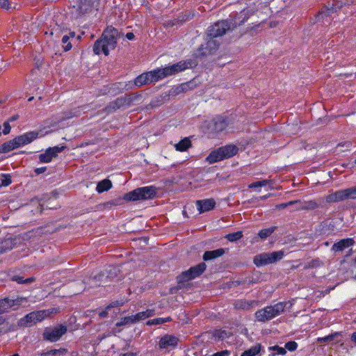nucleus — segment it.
<instances>
[{
	"instance_id": "obj_30",
	"label": "nucleus",
	"mask_w": 356,
	"mask_h": 356,
	"mask_svg": "<svg viewBox=\"0 0 356 356\" xmlns=\"http://www.w3.org/2000/svg\"><path fill=\"white\" fill-rule=\"evenodd\" d=\"M111 187V181L108 179H105L97 184L96 191L97 193H102L104 191H108Z\"/></svg>"
},
{
	"instance_id": "obj_32",
	"label": "nucleus",
	"mask_w": 356,
	"mask_h": 356,
	"mask_svg": "<svg viewBox=\"0 0 356 356\" xmlns=\"http://www.w3.org/2000/svg\"><path fill=\"white\" fill-rule=\"evenodd\" d=\"M261 344L257 343L250 348L245 350L241 356H256L261 351Z\"/></svg>"
},
{
	"instance_id": "obj_23",
	"label": "nucleus",
	"mask_w": 356,
	"mask_h": 356,
	"mask_svg": "<svg viewBox=\"0 0 356 356\" xmlns=\"http://www.w3.org/2000/svg\"><path fill=\"white\" fill-rule=\"evenodd\" d=\"M224 159L230 158L234 156L238 152V147L234 145H228L220 147Z\"/></svg>"
},
{
	"instance_id": "obj_43",
	"label": "nucleus",
	"mask_w": 356,
	"mask_h": 356,
	"mask_svg": "<svg viewBox=\"0 0 356 356\" xmlns=\"http://www.w3.org/2000/svg\"><path fill=\"white\" fill-rule=\"evenodd\" d=\"M284 348L289 351H294L298 348V343L296 341H291L286 343Z\"/></svg>"
},
{
	"instance_id": "obj_24",
	"label": "nucleus",
	"mask_w": 356,
	"mask_h": 356,
	"mask_svg": "<svg viewBox=\"0 0 356 356\" xmlns=\"http://www.w3.org/2000/svg\"><path fill=\"white\" fill-rule=\"evenodd\" d=\"M225 251L223 248H219L214 250L206 251L203 255V259L205 261L211 260L222 256Z\"/></svg>"
},
{
	"instance_id": "obj_29",
	"label": "nucleus",
	"mask_w": 356,
	"mask_h": 356,
	"mask_svg": "<svg viewBox=\"0 0 356 356\" xmlns=\"http://www.w3.org/2000/svg\"><path fill=\"white\" fill-rule=\"evenodd\" d=\"M255 304L254 301L239 300L235 302L234 308L236 309L248 310Z\"/></svg>"
},
{
	"instance_id": "obj_11",
	"label": "nucleus",
	"mask_w": 356,
	"mask_h": 356,
	"mask_svg": "<svg viewBox=\"0 0 356 356\" xmlns=\"http://www.w3.org/2000/svg\"><path fill=\"white\" fill-rule=\"evenodd\" d=\"M67 332L65 325H58L53 329L46 328L43 332V339L51 342L58 341Z\"/></svg>"
},
{
	"instance_id": "obj_62",
	"label": "nucleus",
	"mask_w": 356,
	"mask_h": 356,
	"mask_svg": "<svg viewBox=\"0 0 356 356\" xmlns=\"http://www.w3.org/2000/svg\"><path fill=\"white\" fill-rule=\"evenodd\" d=\"M5 319L2 316H0V325H2Z\"/></svg>"
},
{
	"instance_id": "obj_31",
	"label": "nucleus",
	"mask_w": 356,
	"mask_h": 356,
	"mask_svg": "<svg viewBox=\"0 0 356 356\" xmlns=\"http://www.w3.org/2000/svg\"><path fill=\"white\" fill-rule=\"evenodd\" d=\"M341 6L338 5V3L333 5L330 8H326L324 10H322L321 13H319L318 17L319 19H324L325 17L331 15L334 13L337 12V9H339Z\"/></svg>"
},
{
	"instance_id": "obj_28",
	"label": "nucleus",
	"mask_w": 356,
	"mask_h": 356,
	"mask_svg": "<svg viewBox=\"0 0 356 356\" xmlns=\"http://www.w3.org/2000/svg\"><path fill=\"white\" fill-rule=\"evenodd\" d=\"M154 315V310L148 309L144 312H139L135 315H133L134 323H137L140 321L146 319Z\"/></svg>"
},
{
	"instance_id": "obj_14",
	"label": "nucleus",
	"mask_w": 356,
	"mask_h": 356,
	"mask_svg": "<svg viewBox=\"0 0 356 356\" xmlns=\"http://www.w3.org/2000/svg\"><path fill=\"white\" fill-rule=\"evenodd\" d=\"M100 0H79L76 8L77 16H81L88 13L93 8H97Z\"/></svg>"
},
{
	"instance_id": "obj_42",
	"label": "nucleus",
	"mask_w": 356,
	"mask_h": 356,
	"mask_svg": "<svg viewBox=\"0 0 356 356\" xmlns=\"http://www.w3.org/2000/svg\"><path fill=\"white\" fill-rule=\"evenodd\" d=\"M11 183L10 176L9 175H1V184L2 186H7Z\"/></svg>"
},
{
	"instance_id": "obj_12",
	"label": "nucleus",
	"mask_w": 356,
	"mask_h": 356,
	"mask_svg": "<svg viewBox=\"0 0 356 356\" xmlns=\"http://www.w3.org/2000/svg\"><path fill=\"white\" fill-rule=\"evenodd\" d=\"M45 316L46 314L44 311L31 312L19 321V325L30 327L37 322L42 321Z\"/></svg>"
},
{
	"instance_id": "obj_48",
	"label": "nucleus",
	"mask_w": 356,
	"mask_h": 356,
	"mask_svg": "<svg viewBox=\"0 0 356 356\" xmlns=\"http://www.w3.org/2000/svg\"><path fill=\"white\" fill-rule=\"evenodd\" d=\"M3 127H4L3 130V134H5V135L8 134L10 132V129H11L9 122H5L3 123Z\"/></svg>"
},
{
	"instance_id": "obj_7",
	"label": "nucleus",
	"mask_w": 356,
	"mask_h": 356,
	"mask_svg": "<svg viewBox=\"0 0 356 356\" xmlns=\"http://www.w3.org/2000/svg\"><path fill=\"white\" fill-rule=\"evenodd\" d=\"M284 252L282 250L262 253L254 257V264L257 266H262L273 264L282 259Z\"/></svg>"
},
{
	"instance_id": "obj_25",
	"label": "nucleus",
	"mask_w": 356,
	"mask_h": 356,
	"mask_svg": "<svg viewBox=\"0 0 356 356\" xmlns=\"http://www.w3.org/2000/svg\"><path fill=\"white\" fill-rule=\"evenodd\" d=\"M225 159L220 147L211 152L206 158V161L211 164Z\"/></svg>"
},
{
	"instance_id": "obj_4",
	"label": "nucleus",
	"mask_w": 356,
	"mask_h": 356,
	"mask_svg": "<svg viewBox=\"0 0 356 356\" xmlns=\"http://www.w3.org/2000/svg\"><path fill=\"white\" fill-rule=\"evenodd\" d=\"M286 304V302H280L259 309L254 314L255 318L259 322L268 321L283 313Z\"/></svg>"
},
{
	"instance_id": "obj_51",
	"label": "nucleus",
	"mask_w": 356,
	"mask_h": 356,
	"mask_svg": "<svg viewBox=\"0 0 356 356\" xmlns=\"http://www.w3.org/2000/svg\"><path fill=\"white\" fill-rule=\"evenodd\" d=\"M260 187H261V184H260L259 181L253 182L249 185V188H260Z\"/></svg>"
},
{
	"instance_id": "obj_35",
	"label": "nucleus",
	"mask_w": 356,
	"mask_h": 356,
	"mask_svg": "<svg viewBox=\"0 0 356 356\" xmlns=\"http://www.w3.org/2000/svg\"><path fill=\"white\" fill-rule=\"evenodd\" d=\"M243 237V232L241 231L236 232L234 233L228 234L225 236V238H227L230 242H234Z\"/></svg>"
},
{
	"instance_id": "obj_53",
	"label": "nucleus",
	"mask_w": 356,
	"mask_h": 356,
	"mask_svg": "<svg viewBox=\"0 0 356 356\" xmlns=\"http://www.w3.org/2000/svg\"><path fill=\"white\" fill-rule=\"evenodd\" d=\"M259 182L261 184V187H262V186H266L270 184L271 183V180L264 179V180L259 181Z\"/></svg>"
},
{
	"instance_id": "obj_18",
	"label": "nucleus",
	"mask_w": 356,
	"mask_h": 356,
	"mask_svg": "<svg viewBox=\"0 0 356 356\" xmlns=\"http://www.w3.org/2000/svg\"><path fill=\"white\" fill-rule=\"evenodd\" d=\"M131 98L129 97H121L111 102L106 107L108 112H113L124 106H129Z\"/></svg>"
},
{
	"instance_id": "obj_3",
	"label": "nucleus",
	"mask_w": 356,
	"mask_h": 356,
	"mask_svg": "<svg viewBox=\"0 0 356 356\" xmlns=\"http://www.w3.org/2000/svg\"><path fill=\"white\" fill-rule=\"evenodd\" d=\"M38 131H29L14 139L4 143L0 146V153L10 152L19 147L31 143L38 137Z\"/></svg>"
},
{
	"instance_id": "obj_61",
	"label": "nucleus",
	"mask_w": 356,
	"mask_h": 356,
	"mask_svg": "<svg viewBox=\"0 0 356 356\" xmlns=\"http://www.w3.org/2000/svg\"><path fill=\"white\" fill-rule=\"evenodd\" d=\"M122 356H135V355L134 353H129L123 354Z\"/></svg>"
},
{
	"instance_id": "obj_54",
	"label": "nucleus",
	"mask_w": 356,
	"mask_h": 356,
	"mask_svg": "<svg viewBox=\"0 0 356 356\" xmlns=\"http://www.w3.org/2000/svg\"><path fill=\"white\" fill-rule=\"evenodd\" d=\"M134 37H135L134 34L131 32L127 33L126 34V38L129 40H134Z\"/></svg>"
},
{
	"instance_id": "obj_37",
	"label": "nucleus",
	"mask_w": 356,
	"mask_h": 356,
	"mask_svg": "<svg viewBox=\"0 0 356 356\" xmlns=\"http://www.w3.org/2000/svg\"><path fill=\"white\" fill-rule=\"evenodd\" d=\"M275 230V227H269L267 229H263L261 231H259L258 235L261 239H265L269 236H270L274 232Z\"/></svg>"
},
{
	"instance_id": "obj_41",
	"label": "nucleus",
	"mask_w": 356,
	"mask_h": 356,
	"mask_svg": "<svg viewBox=\"0 0 356 356\" xmlns=\"http://www.w3.org/2000/svg\"><path fill=\"white\" fill-rule=\"evenodd\" d=\"M65 148V146H54L53 147H49V149L50 150L53 157H56L58 153L61 152Z\"/></svg>"
},
{
	"instance_id": "obj_36",
	"label": "nucleus",
	"mask_w": 356,
	"mask_h": 356,
	"mask_svg": "<svg viewBox=\"0 0 356 356\" xmlns=\"http://www.w3.org/2000/svg\"><path fill=\"white\" fill-rule=\"evenodd\" d=\"M12 280L17 282L18 284H29L33 282L35 280V278L33 277H31L24 279L22 276L15 275L12 277Z\"/></svg>"
},
{
	"instance_id": "obj_52",
	"label": "nucleus",
	"mask_w": 356,
	"mask_h": 356,
	"mask_svg": "<svg viewBox=\"0 0 356 356\" xmlns=\"http://www.w3.org/2000/svg\"><path fill=\"white\" fill-rule=\"evenodd\" d=\"M47 170V168L46 167H41V168H38L35 170V172L37 174V175H40V174H42L43 172H44Z\"/></svg>"
},
{
	"instance_id": "obj_50",
	"label": "nucleus",
	"mask_w": 356,
	"mask_h": 356,
	"mask_svg": "<svg viewBox=\"0 0 356 356\" xmlns=\"http://www.w3.org/2000/svg\"><path fill=\"white\" fill-rule=\"evenodd\" d=\"M191 84H192L191 82L183 83L179 86V88L181 91H186L190 88Z\"/></svg>"
},
{
	"instance_id": "obj_21",
	"label": "nucleus",
	"mask_w": 356,
	"mask_h": 356,
	"mask_svg": "<svg viewBox=\"0 0 356 356\" xmlns=\"http://www.w3.org/2000/svg\"><path fill=\"white\" fill-rule=\"evenodd\" d=\"M227 124L228 122L225 118L222 117H216L212 121V129L216 132H220L227 127Z\"/></svg>"
},
{
	"instance_id": "obj_39",
	"label": "nucleus",
	"mask_w": 356,
	"mask_h": 356,
	"mask_svg": "<svg viewBox=\"0 0 356 356\" xmlns=\"http://www.w3.org/2000/svg\"><path fill=\"white\" fill-rule=\"evenodd\" d=\"M339 336V334L337 332H335L334 334H329L324 337H319V338H318L317 341L319 343H329L330 341H334Z\"/></svg>"
},
{
	"instance_id": "obj_9",
	"label": "nucleus",
	"mask_w": 356,
	"mask_h": 356,
	"mask_svg": "<svg viewBox=\"0 0 356 356\" xmlns=\"http://www.w3.org/2000/svg\"><path fill=\"white\" fill-rule=\"evenodd\" d=\"M207 268L205 263L202 262L183 272L178 277L179 282H185L195 279L202 275Z\"/></svg>"
},
{
	"instance_id": "obj_46",
	"label": "nucleus",
	"mask_w": 356,
	"mask_h": 356,
	"mask_svg": "<svg viewBox=\"0 0 356 356\" xmlns=\"http://www.w3.org/2000/svg\"><path fill=\"white\" fill-rule=\"evenodd\" d=\"M70 118H72V115H62V116H58V117H56V121L51 124L52 126H54V125H56L58 124L59 122L66 120V119H69Z\"/></svg>"
},
{
	"instance_id": "obj_45",
	"label": "nucleus",
	"mask_w": 356,
	"mask_h": 356,
	"mask_svg": "<svg viewBox=\"0 0 356 356\" xmlns=\"http://www.w3.org/2000/svg\"><path fill=\"white\" fill-rule=\"evenodd\" d=\"M296 202H298L293 200V201H290V202H286V203H282V204H277L275 206V208L278 209H284L286 208L289 206L293 205V204H296Z\"/></svg>"
},
{
	"instance_id": "obj_58",
	"label": "nucleus",
	"mask_w": 356,
	"mask_h": 356,
	"mask_svg": "<svg viewBox=\"0 0 356 356\" xmlns=\"http://www.w3.org/2000/svg\"><path fill=\"white\" fill-rule=\"evenodd\" d=\"M351 339L356 342V332H353L351 335Z\"/></svg>"
},
{
	"instance_id": "obj_40",
	"label": "nucleus",
	"mask_w": 356,
	"mask_h": 356,
	"mask_svg": "<svg viewBox=\"0 0 356 356\" xmlns=\"http://www.w3.org/2000/svg\"><path fill=\"white\" fill-rule=\"evenodd\" d=\"M67 350L64 348L54 349L46 352L44 355L47 356H60L65 354Z\"/></svg>"
},
{
	"instance_id": "obj_13",
	"label": "nucleus",
	"mask_w": 356,
	"mask_h": 356,
	"mask_svg": "<svg viewBox=\"0 0 356 356\" xmlns=\"http://www.w3.org/2000/svg\"><path fill=\"white\" fill-rule=\"evenodd\" d=\"M112 280L111 276L106 275L104 273L99 274L93 277L89 278L88 282L86 283L85 289H92L97 286H108V283L111 282Z\"/></svg>"
},
{
	"instance_id": "obj_55",
	"label": "nucleus",
	"mask_w": 356,
	"mask_h": 356,
	"mask_svg": "<svg viewBox=\"0 0 356 356\" xmlns=\"http://www.w3.org/2000/svg\"><path fill=\"white\" fill-rule=\"evenodd\" d=\"M108 310H106V309H105V311H102L101 312H99V315L101 318H105L107 316V314H108Z\"/></svg>"
},
{
	"instance_id": "obj_5",
	"label": "nucleus",
	"mask_w": 356,
	"mask_h": 356,
	"mask_svg": "<svg viewBox=\"0 0 356 356\" xmlns=\"http://www.w3.org/2000/svg\"><path fill=\"white\" fill-rule=\"evenodd\" d=\"M197 65L195 60L188 59L186 60H181L170 66L164 68H158L161 80L172 75H175L179 72H183L185 70L193 68Z\"/></svg>"
},
{
	"instance_id": "obj_44",
	"label": "nucleus",
	"mask_w": 356,
	"mask_h": 356,
	"mask_svg": "<svg viewBox=\"0 0 356 356\" xmlns=\"http://www.w3.org/2000/svg\"><path fill=\"white\" fill-rule=\"evenodd\" d=\"M270 350H273L274 351L277 352V354L284 355L286 353V350L285 348L280 347L278 346H274L269 348Z\"/></svg>"
},
{
	"instance_id": "obj_57",
	"label": "nucleus",
	"mask_w": 356,
	"mask_h": 356,
	"mask_svg": "<svg viewBox=\"0 0 356 356\" xmlns=\"http://www.w3.org/2000/svg\"><path fill=\"white\" fill-rule=\"evenodd\" d=\"M68 40H69V36H67V35H64L62 38V42L63 44L68 43Z\"/></svg>"
},
{
	"instance_id": "obj_10",
	"label": "nucleus",
	"mask_w": 356,
	"mask_h": 356,
	"mask_svg": "<svg viewBox=\"0 0 356 356\" xmlns=\"http://www.w3.org/2000/svg\"><path fill=\"white\" fill-rule=\"evenodd\" d=\"M159 80H161V76L157 68L139 75L136 78L134 83L137 86H142L153 82H156Z\"/></svg>"
},
{
	"instance_id": "obj_60",
	"label": "nucleus",
	"mask_w": 356,
	"mask_h": 356,
	"mask_svg": "<svg viewBox=\"0 0 356 356\" xmlns=\"http://www.w3.org/2000/svg\"><path fill=\"white\" fill-rule=\"evenodd\" d=\"M17 119H18V115H14V116L10 118V121L13 122V121L16 120Z\"/></svg>"
},
{
	"instance_id": "obj_38",
	"label": "nucleus",
	"mask_w": 356,
	"mask_h": 356,
	"mask_svg": "<svg viewBox=\"0 0 356 356\" xmlns=\"http://www.w3.org/2000/svg\"><path fill=\"white\" fill-rule=\"evenodd\" d=\"M134 323H134V321L133 315H131V316H125L124 318H122L120 320V321H118L116 323L115 325L117 327H120V326H122V325H129V324H134Z\"/></svg>"
},
{
	"instance_id": "obj_19",
	"label": "nucleus",
	"mask_w": 356,
	"mask_h": 356,
	"mask_svg": "<svg viewBox=\"0 0 356 356\" xmlns=\"http://www.w3.org/2000/svg\"><path fill=\"white\" fill-rule=\"evenodd\" d=\"M354 244L355 241L353 238H343L337 243H334L331 250L334 252H341L346 249L352 248Z\"/></svg>"
},
{
	"instance_id": "obj_63",
	"label": "nucleus",
	"mask_w": 356,
	"mask_h": 356,
	"mask_svg": "<svg viewBox=\"0 0 356 356\" xmlns=\"http://www.w3.org/2000/svg\"><path fill=\"white\" fill-rule=\"evenodd\" d=\"M33 99H34L33 97H31L30 98H29L28 101L31 102Z\"/></svg>"
},
{
	"instance_id": "obj_49",
	"label": "nucleus",
	"mask_w": 356,
	"mask_h": 356,
	"mask_svg": "<svg viewBox=\"0 0 356 356\" xmlns=\"http://www.w3.org/2000/svg\"><path fill=\"white\" fill-rule=\"evenodd\" d=\"M0 7L8 9L9 8L8 0H0Z\"/></svg>"
},
{
	"instance_id": "obj_2",
	"label": "nucleus",
	"mask_w": 356,
	"mask_h": 356,
	"mask_svg": "<svg viewBox=\"0 0 356 356\" xmlns=\"http://www.w3.org/2000/svg\"><path fill=\"white\" fill-rule=\"evenodd\" d=\"M122 35V33L112 27L108 26L103 32L102 37L97 40L93 46L95 54L99 55L101 52L108 56L110 50H113L117 46L118 38Z\"/></svg>"
},
{
	"instance_id": "obj_59",
	"label": "nucleus",
	"mask_w": 356,
	"mask_h": 356,
	"mask_svg": "<svg viewBox=\"0 0 356 356\" xmlns=\"http://www.w3.org/2000/svg\"><path fill=\"white\" fill-rule=\"evenodd\" d=\"M270 195H271V194H268V195L259 197V199L265 200V199L268 198V197H270Z\"/></svg>"
},
{
	"instance_id": "obj_17",
	"label": "nucleus",
	"mask_w": 356,
	"mask_h": 356,
	"mask_svg": "<svg viewBox=\"0 0 356 356\" xmlns=\"http://www.w3.org/2000/svg\"><path fill=\"white\" fill-rule=\"evenodd\" d=\"M179 339L171 334H165L160 339L159 346L161 349L175 348L177 346Z\"/></svg>"
},
{
	"instance_id": "obj_47",
	"label": "nucleus",
	"mask_w": 356,
	"mask_h": 356,
	"mask_svg": "<svg viewBox=\"0 0 356 356\" xmlns=\"http://www.w3.org/2000/svg\"><path fill=\"white\" fill-rule=\"evenodd\" d=\"M124 302H120V301H114V302H112L111 304H109L106 307V310H109L110 309L113 308V307H120V306H122L123 305Z\"/></svg>"
},
{
	"instance_id": "obj_64",
	"label": "nucleus",
	"mask_w": 356,
	"mask_h": 356,
	"mask_svg": "<svg viewBox=\"0 0 356 356\" xmlns=\"http://www.w3.org/2000/svg\"><path fill=\"white\" fill-rule=\"evenodd\" d=\"M74 35H75V34H74V33H71V36H72V37H74Z\"/></svg>"
},
{
	"instance_id": "obj_26",
	"label": "nucleus",
	"mask_w": 356,
	"mask_h": 356,
	"mask_svg": "<svg viewBox=\"0 0 356 356\" xmlns=\"http://www.w3.org/2000/svg\"><path fill=\"white\" fill-rule=\"evenodd\" d=\"M191 141L188 137H186L179 143H176L174 147L177 151L185 152L191 147Z\"/></svg>"
},
{
	"instance_id": "obj_6",
	"label": "nucleus",
	"mask_w": 356,
	"mask_h": 356,
	"mask_svg": "<svg viewBox=\"0 0 356 356\" xmlns=\"http://www.w3.org/2000/svg\"><path fill=\"white\" fill-rule=\"evenodd\" d=\"M156 195L154 186H145L138 188L124 195L123 200L129 201L145 200L152 199Z\"/></svg>"
},
{
	"instance_id": "obj_22",
	"label": "nucleus",
	"mask_w": 356,
	"mask_h": 356,
	"mask_svg": "<svg viewBox=\"0 0 356 356\" xmlns=\"http://www.w3.org/2000/svg\"><path fill=\"white\" fill-rule=\"evenodd\" d=\"M296 210H305L310 211L314 210L318 207V204L314 200L301 202L300 200H296Z\"/></svg>"
},
{
	"instance_id": "obj_15",
	"label": "nucleus",
	"mask_w": 356,
	"mask_h": 356,
	"mask_svg": "<svg viewBox=\"0 0 356 356\" xmlns=\"http://www.w3.org/2000/svg\"><path fill=\"white\" fill-rule=\"evenodd\" d=\"M23 302L22 298L11 299L5 298L0 300V314L8 312L10 309H16Z\"/></svg>"
},
{
	"instance_id": "obj_27",
	"label": "nucleus",
	"mask_w": 356,
	"mask_h": 356,
	"mask_svg": "<svg viewBox=\"0 0 356 356\" xmlns=\"http://www.w3.org/2000/svg\"><path fill=\"white\" fill-rule=\"evenodd\" d=\"M14 248V240L6 238L0 241V254L11 250Z\"/></svg>"
},
{
	"instance_id": "obj_8",
	"label": "nucleus",
	"mask_w": 356,
	"mask_h": 356,
	"mask_svg": "<svg viewBox=\"0 0 356 356\" xmlns=\"http://www.w3.org/2000/svg\"><path fill=\"white\" fill-rule=\"evenodd\" d=\"M356 198V188L353 187L344 190L337 191L325 197L327 203H335L340 201Z\"/></svg>"
},
{
	"instance_id": "obj_20",
	"label": "nucleus",
	"mask_w": 356,
	"mask_h": 356,
	"mask_svg": "<svg viewBox=\"0 0 356 356\" xmlns=\"http://www.w3.org/2000/svg\"><path fill=\"white\" fill-rule=\"evenodd\" d=\"M216 202L213 199L197 200L196 206L200 213H204L211 210L215 207Z\"/></svg>"
},
{
	"instance_id": "obj_56",
	"label": "nucleus",
	"mask_w": 356,
	"mask_h": 356,
	"mask_svg": "<svg viewBox=\"0 0 356 356\" xmlns=\"http://www.w3.org/2000/svg\"><path fill=\"white\" fill-rule=\"evenodd\" d=\"M72 49V44L70 42L66 43L64 46V49L65 51H69Z\"/></svg>"
},
{
	"instance_id": "obj_33",
	"label": "nucleus",
	"mask_w": 356,
	"mask_h": 356,
	"mask_svg": "<svg viewBox=\"0 0 356 356\" xmlns=\"http://www.w3.org/2000/svg\"><path fill=\"white\" fill-rule=\"evenodd\" d=\"M172 321L170 317L166 318H156L154 319H151L147 321L146 324L147 325H160L167 322H170Z\"/></svg>"
},
{
	"instance_id": "obj_1",
	"label": "nucleus",
	"mask_w": 356,
	"mask_h": 356,
	"mask_svg": "<svg viewBox=\"0 0 356 356\" xmlns=\"http://www.w3.org/2000/svg\"><path fill=\"white\" fill-rule=\"evenodd\" d=\"M229 29L230 26L227 21H219L211 26L207 31V42L200 48V51H202L200 54L206 56L216 51L220 46V40L218 38Z\"/></svg>"
},
{
	"instance_id": "obj_34",
	"label": "nucleus",
	"mask_w": 356,
	"mask_h": 356,
	"mask_svg": "<svg viewBox=\"0 0 356 356\" xmlns=\"http://www.w3.org/2000/svg\"><path fill=\"white\" fill-rule=\"evenodd\" d=\"M53 158L54 157L49 148L46 149L44 153L40 154L39 155L40 161L42 163H49L52 160Z\"/></svg>"
},
{
	"instance_id": "obj_16",
	"label": "nucleus",
	"mask_w": 356,
	"mask_h": 356,
	"mask_svg": "<svg viewBox=\"0 0 356 356\" xmlns=\"http://www.w3.org/2000/svg\"><path fill=\"white\" fill-rule=\"evenodd\" d=\"M251 15H252V12L250 10H243L234 19L226 21L229 23L230 29H234L243 24Z\"/></svg>"
}]
</instances>
